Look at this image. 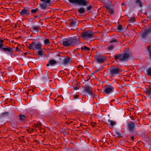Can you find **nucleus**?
Listing matches in <instances>:
<instances>
[{
    "label": "nucleus",
    "mask_w": 151,
    "mask_h": 151,
    "mask_svg": "<svg viewBox=\"0 0 151 151\" xmlns=\"http://www.w3.org/2000/svg\"><path fill=\"white\" fill-rule=\"evenodd\" d=\"M80 38L79 37H70L64 40L62 43L65 47L74 46L79 44Z\"/></svg>",
    "instance_id": "nucleus-1"
},
{
    "label": "nucleus",
    "mask_w": 151,
    "mask_h": 151,
    "mask_svg": "<svg viewBox=\"0 0 151 151\" xmlns=\"http://www.w3.org/2000/svg\"><path fill=\"white\" fill-rule=\"evenodd\" d=\"M132 55V53L130 52H128L116 55L114 56V58L115 60L119 59L120 61H125L127 60Z\"/></svg>",
    "instance_id": "nucleus-2"
},
{
    "label": "nucleus",
    "mask_w": 151,
    "mask_h": 151,
    "mask_svg": "<svg viewBox=\"0 0 151 151\" xmlns=\"http://www.w3.org/2000/svg\"><path fill=\"white\" fill-rule=\"evenodd\" d=\"M150 33H151V28H148L142 31L140 35L141 40L142 42H146L147 40L148 35Z\"/></svg>",
    "instance_id": "nucleus-3"
},
{
    "label": "nucleus",
    "mask_w": 151,
    "mask_h": 151,
    "mask_svg": "<svg viewBox=\"0 0 151 151\" xmlns=\"http://www.w3.org/2000/svg\"><path fill=\"white\" fill-rule=\"evenodd\" d=\"M42 46V44L40 42L36 43L35 42H33L29 44L28 47L29 49L40 50L41 49Z\"/></svg>",
    "instance_id": "nucleus-4"
},
{
    "label": "nucleus",
    "mask_w": 151,
    "mask_h": 151,
    "mask_svg": "<svg viewBox=\"0 0 151 151\" xmlns=\"http://www.w3.org/2000/svg\"><path fill=\"white\" fill-rule=\"evenodd\" d=\"M95 60L98 63H103L106 60L107 58L106 56L101 55H97L95 56Z\"/></svg>",
    "instance_id": "nucleus-5"
},
{
    "label": "nucleus",
    "mask_w": 151,
    "mask_h": 151,
    "mask_svg": "<svg viewBox=\"0 0 151 151\" xmlns=\"http://www.w3.org/2000/svg\"><path fill=\"white\" fill-rule=\"evenodd\" d=\"M70 3L79 5L86 6L88 4V0H68Z\"/></svg>",
    "instance_id": "nucleus-6"
},
{
    "label": "nucleus",
    "mask_w": 151,
    "mask_h": 151,
    "mask_svg": "<svg viewBox=\"0 0 151 151\" xmlns=\"http://www.w3.org/2000/svg\"><path fill=\"white\" fill-rule=\"evenodd\" d=\"M94 33L93 31L91 30H88L87 31L82 32L81 33V36L84 38L88 39L92 37Z\"/></svg>",
    "instance_id": "nucleus-7"
},
{
    "label": "nucleus",
    "mask_w": 151,
    "mask_h": 151,
    "mask_svg": "<svg viewBox=\"0 0 151 151\" xmlns=\"http://www.w3.org/2000/svg\"><path fill=\"white\" fill-rule=\"evenodd\" d=\"M43 3H41L40 4V7L43 10L47 9L51 5L50 0H40Z\"/></svg>",
    "instance_id": "nucleus-8"
},
{
    "label": "nucleus",
    "mask_w": 151,
    "mask_h": 151,
    "mask_svg": "<svg viewBox=\"0 0 151 151\" xmlns=\"http://www.w3.org/2000/svg\"><path fill=\"white\" fill-rule=\"evenodd\" d=\"M19 12H20L21 16L23 17H27L30 14L29 9V8L19 10Z\"/></svg>",
    "instance_id": "nucleus-9"
},
{
    "label": "nucleus",
    "mask_w": 151,
    "mask_h": 151,
    "mask_svg": "<svg viewBox=\"0 0 151 151\" xmlns=\"http://www.w3.org/2000/svg\"><path fill=\"white\" fill-rule=\"evenodd\" d=\"M110 74L112 75H115L121 71L118 67H113L110 69Z\"/></svg>",
    "instance_id": "nucleus-10"
},
{
    "label": "nucleus",
    "mask_w": 151,
    "mask_h": 151,
    "mask_svg": "<svg viewBox=\"0 0 151 151\" xmlns=\"http://www.w3.org/2000/svg\"><path fill=\"white\" fill-rule=\"evenodd\" d=\"M138 127L136 123L133 122H130L128 124V127L129 130L131 132H133L135 130V127Z\"/></svg>",
    "instance_id": "nucleus-11"
},
{
    "label": "nucleus",
    "mask_w": 151,
    "mask_h": 151,
    "mask_svg": "<svg viewBox=\"0 0 151 151\" xmlns=\"http://www.w3.org/2000/svg\"><path fill=\"white\" fill-rule=\"evenodd\" d=\"M104 92L107 94L111 93L114 89V87L111 85L105 86L104 87Z\"/></svg>",
    "instance_id": "nucleus-12"
},
{
    "label": "nucleus",
    "mask_w": 151,
    "mask_h": 151,
    "mask_svg": "<svg viewBox=\"0 0 151 151\" xmlns=\"http://www.w3.org/2000/svg\"><path fill=\"white\" fill-rule=\"evenodd\" d=\"M84 91L89 95L92 97L94 96V94L93 93V91L90 88L87 87L84 88Z\"/></svg>",
    "instance_id": "nucleus-13"
},
{
    "label": "nucleus",
    "mask_w": 151,
    "mask_h": 151,
    "mask_svg": "<svg viewBox=\"0 0 151 151\" xmlns=\"http://www.w3.org/2000/svg\"><path fill=\"white\" fill-rule=\"evenodd\" d=\"M2 49L4 51H7L10 52L11 53L13 52V50L12 48L8 46H6L5 47H2Z\"/></svg>",
    "instance_id": "nucleus-14"
},
{
    "label": "nucleus",
    "mask_w": 151,
    "mask_h": 151,
    "mask_svg": "<svg viewBox=\"0 0 151 151\" xmlns=\"http://www.w3.org/2000/svg\"><path fill=\"white\" fill-rule=\"evenodd\" d=\"M40 28L37 26H33L31 28V30L32 32H38Z\"/></svg>",
    "instance_id": "nucleus-15"
},
{
    "label": "nucleus",
    "mask_w": 151,
    "mask_h": 151,
    "mask_svg": "<svg viewBox=\"0 0 151 151\" xmlns=\"http://www.w3.org/2000/svg\"><path fill=\"white\" fill-rule=\"evenodd\" d=\"M19 119L22 121H25L27 119V116L22 115L20 114L19 115Z\"/></svg>",
    "instance_id": "nucleus-16"
},
{
    "label": "nucleus",
    "mask_w": 151,
    "mask_h": 151,
    "mask_svg": "<svg viewBox=\"0 0 151 151\" xmlns=\"http://www.w3.org/2000/svg\"><path fill=\"white\" fill-rule=\"evenodd\" d=\"M76 19L71 20L70 21V25L72 27H74L76 25Z\"/></svg>",
    "instance_id": "nucleus-17"
},
{
    "label": "nucleus",
    "mask_w": 151,
    "mask_h": 151,
    "mask_svg": "<svg viewBox=\"0 0 151 151\" xmlns=\"http://www.w3.org/2000/svg\"><path fill=\"white\" fill-rule=\"evenodd\" d=\"M33 127L35 129V130L37 128L40 129L41 127V124L40 122H39L37 124H34L33 125Z\"/></svg>",
    "instance_id": "nucleus-18"
},
{
    "label": "nucleus",
    "mask_w": 151,
    "mask_h": 151,
    "mask_svg": "<svg viewBox=\"0 0 151 151\" xmlns=\"http://www.w3.org/2000/svg\"><path fill=\"white\" fill-rule=\"evenodd\" d=\"M148 87V88L144 90L146 94L151 95V86H149Z\"/></svg>",
    "instance_id": "nucleus-19"
},
{
    "label": "nucleus",
    "mask_w": 151,
    "mask_h": 151,
    "mask_svg": "<svg viewBox=\"0 0 151 151\" xmlns=\"http://www.w3.org/2000/svg\"><path fill=\"white\" fill-rule=\"evenodd\" d=\"M39 50L38 51L37 53V56H42L45 53V52L43 50H42V48L41 50Z\"/></svg>",
    "instance_id": "nucleus-20"
},
{
    "label": "nucleus",
    "mask_w": 151,
    "mask_h": 151,
    "mask_svg": "<svg viewBox=\"0 0 151 151\" xmlns=\"http://www.w3.org/2000/svg\"><path fill=\"white\" fill-rule=\"evenodd\" d=\"M136 3L138 4L140 7H142L143 6V3L140 0H136Z\"/></svg>",
    "instance_id": "nucleus-21"
},
{
    "label": "nucleus",
    "mask_w": 151,
    "mask_h": 151,
    "mask_svg": "<svg viewBox=\"0 0 151 151\" xmlns=\"http://www.w3.org/2000/svg\"><path fill=\"white\" fill-rule=\"evenodd\" d=\"M78 12L80 14L84 13L85 11V9L83 7H81L78 9Z\"/></svg>",
    "instance_id": "nucleus-22"
},
{
    "label": "nucleus",
    "mask_w": 151,
    "mask_h": 151,
    "mask_svg": "<svg viewBox=\"0 0 151 151\" xmlns=\"http://www.w3.org/2000/svg\"><path fill=\"white\" fill-rule=\"evenodd\" d=\"M49 63L50 65H52L57 63L56 61L53 60H51L49 61Z\"/></svg>",
    "instance_id": "nucleus-23"
},
{
    "label": "nucleus",
    "mask_w": 151,
    "mask_h": 151,
    "mask_svg": "<svg viewBox=\"0 0 151 151\" xmlns=\"http://www.w3.org/2000/svg\"><path fill=\"white\" fill-rule=\"evenodd\" d=\"M50 43V42L48 39H45L44 41V44L45 45H48Z\"/></svg>",
    "instance_id": "nucleus-24"
},
{
    "label": "nucleus",
    "mask_w": 151,
    "mask_h": 151,
    "mask_svg": "<svg viewBox=\"0 0 151 151\" xmlns=\"http://www.w3.org/2000/svg\"><path fill=\"white\" fill-rule=\"evenodd\" d=\"M9 113L8 112H5L3 113H2L1 115V116L2 117H4L5 116H7L9 115Z\"/></svg>",
    "instance_id": "nucleus-25"
},
{
    "label": "nucleus",
    "mask_w": 151,
    "mask_h": 151,
    "mask_svg": "<svg viewBox=\"0 0 151 151\" xmlns=\"http://www.w3.org/2000/svg\"><path fill=\"white\" fill-rule=\"evenodd\" d=\"M135 18L134 17H133L130 18L129 22L130 23H133L135 22Z\"/></svg>",
    "instance_id": "nucleus-26"
},
{
    "label": "nucleus",
    "mask_w": 151,
    "mask_h": 151,
    "mask_svg": "<svg viewBox=\"0 0 151 151\" xmlns=\"http://www.w3.org/2000/svg\"><path fill=\"white\" fill-rule=\"evenodd\" d=\"M81 49L82 50H90V48L86 46H83L82 47Z\"/></svg>",
    "instance_id": "nucleus-27"
},
{
    "label": "nucleus",
    "mask_w": 151,
    "mask_h": 151,
    "mask_svg": "<svg viewBox=\"0 0 151 151\" xmlns=\"http://www.w3.org/2000/svg\"><path fill=\"white\" fill-rule=\"evenodd\" d=\"M39 10V9L38 8H36L35 9H32L31 10V14H34L37 12V11Z\"/></svg>",
    "instance_id": "nucleus-28"
},
{
    "label": "nucleus",
    "mask_w": 151,
    "mask_h": 151,
    "mask_svg": "<svg viewBox=\"0 0 151 151\" xmlns=\"http://www.w3.org/2000/svg\"><path fill=\"white\" fill-rule=\"evenodd\" d=\"M4 42V40H1V39L0 38V48L1 49L3 47V43Z\"/></svg>",
    "instance_id": "nucleus-29"
},
{
    "label": "nucleus",
    "mask_w": 151,
    "mask_h": 151,
    "mask_svg": "<svg viewBox=\"0 0 151 151\" xmlns=\"http://www.w3.org/2000/svg\"><path fill=\"white\" fill-rule=\"evenodd\" d=\"M35 130V129H34L33 127L32 128L29 129H27L28 132L30 133H31Z\"/></svg>",
    "instance_id": "nucleus-30"
},
{
    "label": "nucleus",
    "mask_w": 151,
    "mask_h": 151,
    "mask_svg": "<svg viewBox=\"0 0 151 151\" xmlns=\"http://www.w3.org/2000/svg\"><path fill=\"white\" fill-rule=\"evenodd\" d=\"M147 75L149 76H151V68H149L147 70Z\"/></svg>",
    "instance_id": "nucleus-31"
},
{
    "label": "nucleus",
    "mask_w": 151,
    "mask_h": 151,
    "mask_svg": "<svg viewBox=\"0 0 151 151\" xmlns=\"http://www.w3.org/2000/svg\"><path fill=\"white\" fill-rule=\"evenodd\" d=\"M108 122L110 123V125L112 126H113L116 124L115 122L112 121L110 119L108 120Z\"/></svg>",
    "instance_id": "nucleus-32"
},
{
    "label": "nucleus",
    "mask_w": 151,
    "mask_h": 151,
    "mask_svg": "<svg viewBox=\"0 0 151 151\" xmlns=\"http://www.w3.org/2000/svg\"><path fill=\"white\" fill-rule=\"evenodd\" d=\"M114 45H111L108 47V50H112L114 48Z\"/></svg>",
    "instance_id": "nucleus-33"
},
{
    "label": "nucleus",
    "mask_w": 151,
    "mask_h": 151,
    "mask_svg": "<svg viewBox=\"0 0 151 151\" xmlns=\"http://www.w3.org/2000/svg\"><path fill=\"white\" fill-rule=\"evenodd\" d=\"M83 69V66L80 65H79L78 67V69L79 71L82 70Z\"/></svg>",
    "instance_id": "nucleus-34"
},
{
    "label": "nucleus",
    "mask_w": 151,
    "mask_h": 151,
    "mask_svg": "<svg viewBox=\"0 0 151 151\" xmlns=\"http://www.w3.org/2000/svg\"><path fill=\"white\" fill-rule=\"evenodd\" d=\"M69 62V60L67 58H66L64 59L63 61V63L64 64H66L68 63Z\"/></svg>",
    "instance_id": "nucleus-35"
},
{
    "label": "nucleus",
    "mask_w": 151,
    "mask_h": 151,
    "mask_svg": "<svg viewBox=\"0 0 151 151\" xmlns=\"http://www.w3.org/2000/svg\"><path fill=\"white\" fill-rule=\"evenodd\" d=\"M123 28L122 25H119L117 27V29L119 30H121Z\"/></svg>",
    "instance_id": "nucleus-36"
},
{
    "label": "nucleus",
    "mask_w": 151,
    "mask_h": 151,
    "mask_svg": "<svg viewBox=\"0 0 151 151\" xmlns=\"http://www.w3.org/2000/svg\"><path fill=\"white\" fill-rule=\"evenodd\" d=\"M117 42V40L115 39H112L110 41V42L111 43Z\"/></svg>",
    "instance_id": "nucleus-37"
},
{
    "label": "nucleus",
    "mask_w": 151,
    "mask_h": 151,
    "mask_svg": "<svg viewBox=\"0 0 151 151\" xmlns=\"http://www.w3.org/2000/svg\"><path fill=\"white\" fill-rule=\"evenodd\" d=\"M109 12L111 14L114 13V11L113 9L111 8L109 10Z\"/></svg>",
    "instance_id": "nucleus-38"
},
{
    "label": "nucleus",
    "mask_w": 151,
    "mask_h": 151,
    "mask_svg": "<svg viewBox=\"0 0 151 151\" xmlns=\"http://www.w3.org/2000/svg\"><path fill=\"white\" fill-rule=\"evenodd\" d=\"M92 7L91 5H89V6L87 7V11H90L92 9Z\"/></svg>",
    "instance_id": "nucleus-39"
},
{
    "label": "nucleus",
    "mask_w": 151,
    "mask_h": 151,
    "mask_svg": "<svg viewBox=\"0 0 151 151\" xmlns=\"http://www.w3.org/2000/svg\"><path fill=\"white\" fill-rule=\"evenodd\" d=\"M106 7L107 9H108L109 10L112 8L111 7V5H106Z\"/></svg>",
    "instance_id": "nucleus-40"
},
{
    "label": "nucleus",
    "mask_w": 151,
    "mask_h": 151,
    "mask_svg": "<svg viewBox=\"0 0 151 151\" xmlns=\"http://www.w3.org/2000/svg\"><path fill=\"white\" fill-rule=\"evenodd\" d=\"M151 48V46H148L147 48V49L148 51H149Z\"/></svg>",
    "instance_id": "nucleus-41"
},
{
    "label": "nucleus",
    "mask_w": 151,
    "mask_h": 151,
    "mask_svg": "<svg viewBox=\"0 0 151 151\" xmlns=\"http://www.w3.org/2000/svg\"><path fill=\"white\" fill-rule=\"evenodd\" d=\"M74 99H77L78 98V95H75L74 96Z\"/></svg>",
    "instance_id": "nucleus-42"
},
{
    "label": "nucleus",
    "mask_w": 151,
    "mask_h": 151,
    "mask_svg": "<svg viewBox=\"0 0 151 151\" xmlns=\"http://www.w3.org/2000/svg\"><path fill=\"white\" fill-rule=\"evenodd\" d=\"M16 50L17 51H19V48L18 47H17L16 48Z\"/></svg>",
    "instance_id": "nucleus-43"
},
{
    "label": "nucleus",
    "mask_w": 151,
    "mask_h": 151,
    "mask_svg": "<svg viewBox=\"0 0 151 151\" xmlns=\"http://www.w3.org/2000/svg\"><path fill=\"white\" fill-rule=\"evenodd\" d=\"M131 139L132 140V141H134V137L133 136H131Z\"/></svg>",
    "instance_id": "nucleus-44"
},
{
    "label": "nucleus",
    "mask_w": 151,
    "mask_h": 151,
    "mask_svg": "<svg viewBox=\"0 0 151 151\" xmlns=\"http://www.w3.org/2000/svg\"><path fill=\"white\" fill-rule=\"evenodd\" d=\"M96 125V123H93V124H91V125L93 127H94V126H95Z\"/></svg>",
    "instance_id": "nucleus-45"
},
{
    "label": "nucleus",
    "mask_w": 151,
    "mask_h": 151,
    "mask_svg": "<svg viewBox=\"0 0 151 151\" xmlns=\"http://www.w3.org/2000/svg\"><path fill=\"white\" fill-rule=\"evenodd\" d=\"M74 89L75 90H77L78 89V88L77 87H74Z\"/></svg>",
    "instance_id": "nucleus-46"
},
{
    "label": "nucleus",
    "mask_w": 151,
    "mask_h": 151,
    "mask_svg": "<svg viewBox=\"0 0 151 151\" xmlns=\"http://www.w3.org/2000/svg\"><path fill=\"white\" fill-rule=\"evenodd\" d=\"M150 57H151V50L150 51Z\"/></svg>",
    "instance_id": "nucleus-47"
},
{
    "label": "nucleus",
    "mask_w": 151,
    "mask_h": 151,
    "mask_svg": "<svg viewBox=\"0 0 151 151\" xmlns=\"http://www.w3.org/2000/svg\"><path fill=\"white\" fill-rule=\"evenodd\" d=\"M50 64H49V63H47V64L46 65V66H49L50 65Z\"/></svg>",
    "instance_id": "nucleus-48"
},
{
    "label": "nucleus",
    "mask_w": 151,
    "mask_h": 151,
    "mask_svg": "<svg viewBox=\"0 0 151 151\" xmlns=\"http://www.w3.org/2000/svg\"><path fill=\"white\" fill-rule=\"evenodd\" d=\"M37 17V16H34V17L35 18H36Z\"/></svg>",
    "instance_id": "nucleus-49"
},
{
    "label": "nucleus",
    "mask_w": 151,
    "mask_h": 151,
    "mask_svg": "<svg viewBox=\"0 0 151 151\" xmlns=\"http://www.w3.org/2000/svg\"><path fill=\"white\" fill-rule=\"evenodd\" d=\"M27 54V52H25L24 53V54L25 55H26Z\"/></svg>",
    "instance_id": "nucleus-50"
}]
</instances>
